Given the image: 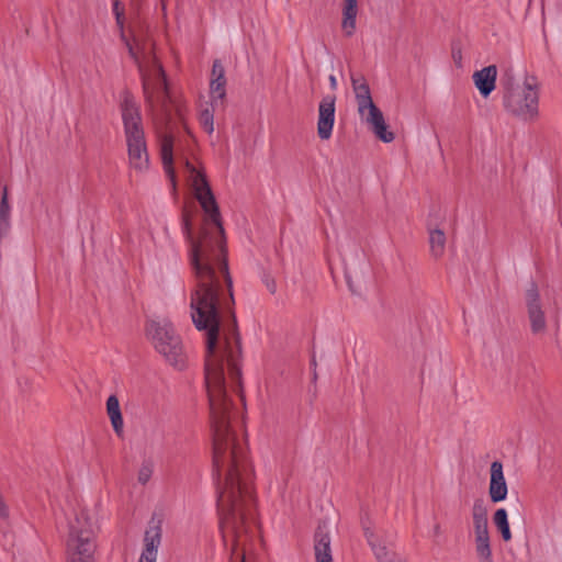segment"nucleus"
Masks as SVG:
<instances>
[{"label":"nucleus","mask_w":562,"mask_h":562,"mask_svg":"<svg viewBox=\"0 0 562 562\" xmlns=\"http://www.w3.org/2000/svg\"><path fill=\"white\" fill-rule=\"evenodd\" d=\"M146 337L165 360L178 370L187 364V355L179 335L167 319H149L145 327Z\"/></svg>","instance_id":"0eeeda50"},{"label":"nucleus","mask_w":562,"mask_h":562,"mask_svg":"<svg viewBox=\"0 0 562 562\" xmlns=\"http://www.w3.org/2000/svg\"><path fill=\"white\" fill-rule=\"evenodd\" d=\"M493 522L495 527L499 530L502 538L504 541H509L512 539V532L509 528V522L507 518V512L505 508H498L493 515Z\"/></svg>","instance_id":"4be33fe9"},{"label":"nucleus","mask_w":562,"mask_h":562,"mask_svg":"<svg viewBox=\"0 0 562 562\" xmlns=\"http://www.w3.org/2000/svg\"><path fill=\"white\" fill-rule=\"evenodd\" d=\"M316 379H317V374H316V372L314 371L313 380H316Z\"/></svg>","instance_id":"c9c22d12"},{"label":"nucleus","mask_w":562,"mask_h":562,"mask_svg":"<svg viewBox=\"0 0 562 562\" xmlns=\"http://www.w3.org/2000/svg\"><path fill=\"white\" fill-rule=\"evenodd\" d=\"M374 135L384 143H391L394 139V134L387 131L385 120L375 127L371 128Z\"/></svg>","instance_id":"a878e982"},{"label":"nucleus","mask_w":562,"mask_h":562,"mask_svg":"<svg viewBox=\"0 0 562 562\" xmlns=\"http://www.w3.org/2000/svg\"><path fill=\"white\" fill-rule=\"evenodd\" d=\"M225 76V70L220 60H215L212 66V78Z\"/></svg>","instance_id":"cd10ccee"},{"label":"nucleus","mask_w":562,"mask_h":562,"mask_svg":"<svg viewBox=\"0 0 562 562\" xmlns=\"http://www.w3.org/2000/svg\"><path fill=\"white\" fill-rule=\"evenodd\" d=\"M311 363H312V366H314V367L316 366V361H315V358H314V357L312 358Z\"/></svg>","instance_id":"f704fd0d"},{"label":"nucleus","mask_w":562,"mask_h":562,"mask_svg":"<svg viewBox=\"0 0 562 562\" xmlns=\"http://www.w3.org/2000/svg\"><path fill=\"white\" fill-rule=\"evenodd\" d=\"M97 522L86 508H79L68 522L67 562H94Z\"/></svg>","instance_id":"39448f33"},{"label":"nucleus","mask_w":562,"mask_h":562,"mask_svg":"<svg viewBox=\"0 0 562 562\" xmlns=\"http://www.w3.org/2000/svg\"><path fill=\"white\" fill-rule=\"evenodd\" d=\"M471 514L474 531L488 530V510L483 498H476L474 501Z\"/></svg>","instance_id":"a211bd4d"},{"label":"nucleus","mask_w":562,"mask_h":562,"mask_svg":"<svg viewBox=\"0 0 562 562\" xmlns=\"http://www.w3.org/2000/svg\"><path fill=\"white\" fill-rule=\"evenodd\" d=\"M226 79L225 76L213 77L210 83L212 106L223 105L226 94L225 91Z\"/></svg>","instance_id":"412c9836"},{"label":"nucleus","mask_w":562,"mask_h":562,"mask_svg":"<svg viewBox=\"0 0 562 562\" xmlns=\"http://www.w3.org/2000/svg\"><path fill=\"white\" fill-rule=\"evenodd\" d=\"M213 109H204L200 114V124L204 128V131L209 134H212L214 131V123H213V112L216 106H212Z\"/></svg>","instance_id":"393cba45"},{"label":"nucleus","mask_w":562,"mask_h":562,"mask_svg":"<svg viewBox=\"0 0 562 562\" xmlns=\"http://www.w3.org/2000/svg\"><path fill=\"white\" fill-rule=\"evenodd\" d=\"M3 203L7 206H10L9 199H8V188L7 187H4L3 191H2V196H1V201H0V207H3Z\"/></svg>","instance_id":"2f4dec72"},{"label":"nucleus","mask_w":562,"mask_h":562,"mask_svg":"<svg viewBox=\"0 0 562 562\" xmlns=\"http://www.w3.org/2000/svg\"><path fill=\"white\" fill-rule=\"evenodd\" d=\"M106 413L110 417L112 427L116 435L123 431V417L120 408L119 400L115 395H111L106 401Z\"/></svg>","instance_id":"aec40b11"},{"label":"nucleus","mask_w":562,"mask_h":562,"mask_svg":"<svg viewBox=\"0 0 562 562\" xmlns=\"http://www.w3.org/2000/svg\"><path fill=\"white\" fill-rule=\"evenodd\" d=\"M316 562H333L330 537L326 521H321L314 536Z\"/></svg>","instance_id":"ddd939ff"},{"label":"nucleus","mask_w":562,"mask_h":562,"mask_svg":"<svg viewBox=\"0 0 562 562\" xmlns=\"http://www.w3.org/2000/svg\"><path fill=\"white\" fill-rule=\"evenodd\" d=\"M427 229H428V234H429L428 241H429L430 255L435 259H439L445 254L446 241H447L446 234L442 229L437 228L436 225L434 223H431L430 221L427 224Z\"/></svg>","instance_id":"2eb2a0df"},{"label":"nucleus","mask_w":562,"mask_h":562,"mask_svg":"<svg viewBox=\"0 0 562 562\" xmlns=\"http://www.w3.org/2000/svg\"><path fill=\"white\" fill-rule=\"evenodd\" d=\"M188 181L205 213L198 237L192 233L191 218L183 212L182 231L190 244V265L195 278L191 292V318L199 330L206 331L205 384L210 402L213 445L238 441L233 428L237 412L228 395L225 373L231 387L245 404L241 394L240 340L237 333L232 279L226 257V240L220 209L203 172L184 160Z\"/></svg>","instance_id":"f257e3e1"},{"label":"nucleus","mask_w":562,"mask_h":562,"mask_svg":"<svg viewBox=\"0 0 562 562\" xmlns=\"http://www.w3.org/2000/svg\"><path fill=\"white\" fill-rule=\"evenodd\" d=\"M475 552L479 562H494L490 531H474Z\"/></svg>","instance_id":"f3484780"},{"label":"nucleus","mask_w":562,"mask_h":562,"mask_svg":"<svg viewBox=\"0 0 562 562\" xmlns=\"http://www.w3.org/2000/svg\"><path fill=\"white\" fill-rule=\"evenodd\" d=\"M357 13V0H345L341 27L347 36H351L355 33Z\"/></svg>","instance_id":"6ab92c4d"},{"label":"nucleus","mask_w":562,"mask_h":562,"mask_svg":"<svg viewBox=\"0 0 562 562\" xmlns=\"http://www.w3.org/2000/svg\"><path fill=\"white\" fill-rule=\"evenodd\" d=\"M122 38L126 42L130 56L138 65L146 103L151 111L160 142L164 169L170 179L173 192H176L177 180L173 168V136L170 130L173 104L167 90L164 69L154 57H149L148 63L145 65L140 61L134 46L125 40L124 34H122ZM175 111L180 120H182L180 108L175 106Z\"/></svg>","instance_id":"7ed1b4c3"},{"label":"nucleus","mask_w":562,"mask_h":562,"mask_svg":"<svg viewBox=\"0 0 562 562\" xmlns=\"http://www.w3.org/2000/svg\"><path fill=\"white\" fill-rule=\"evenodd\" d=\"M161 521L154 519L149 522L144 535V548L137 562H157L158 548L161 544Z\"/></svg>","instance_id":"9d476101"},{"label":"nucleus","mask_w":562,"mask_h":562,"mask_svg":"<svg viewBox=\"0 0 562 562\" xmlns=\"http://www.w3.org/2000/svg\"><path fill=\"white\" fill-rule=\"evenodd\" d=\"M497 68L490 65L473 74V81L483 97H488L495 89Z\"/></svg>","instance_id":"4468645a"},{"label":"nucleus","mask_w":562,"mask_h":562,"mask_svg":"<svg viewBox=\"0 0 562 562\" xmlns=\"http://www.w3.org/2000/svg\"><path fill=\"white\" fill-rule=\"evenodd\" d=\"M352 88L356 94L358 111L361 116H364L366 108L374 103L371 98L369 85L364 79L351 77Z\"/></svg>","instance_id":"dca6fc26"},{"label":"nucleus","mask_w":562,"mask_h":562,"mask_svg":"<svg viewBox=\"0 0 562 562\" xmlns=\"http://www.w3.org/2000/svg\"><path fill=\"white\" fill-rule=\"evenodd\" d=\"M363 533L378 562H404L403 557L391 544L381 541L370 527L363 526Z\"/></svg>","instance_id":"9b49d317"},{"label":"nucleus","mask_w":562,"mask_h":562,"mask_svg":"<svg viewBox=\"0 0 562 562\" xmlns=\"http://www.w3.org/2000/svg\"><path fill=\"white\" fill-rule=\"evenodd\" d=\"M525 304L531 333L533 335L544 334L547 330V319L540 300L539 289L535 282H531L526 291Z\"/></svg>","instance_id":"6e6552de"},{"label":"nucleus","mask_w":562,"mask_h":562,"mask_svg":"<svg viewBox=\"0 0 562 562\" xmlns=\"http://www.w3.org/2000/svg\"><path fill=\"white\" fill-rule=\"evenodd\" d=\"M501 86L504 89L503 105L507 112L524 120L538 116L539 82L536 76L527 75L519 88L513 74L507 71L501 79Z\"/></svg>","instance_id":"423d86ee"},{"label":"nucleus","mask_w":562,"mask_h":562,"mask_svg":"<svg viewBox=\"0 0 562 562\" xmlns=\"http://www.w3.org/2000/svg\"><path fill=\"white\" fill-rule=\"evenodd\" d=\"M346 279L352 293H360L362 286L367 284L366 276L363 273L360 276L357 271H346Z\"/></svg>","instance_id":"b1692460"},{"label":"nucleus","mask_w":562,"mask_h":562,"mask_svg":"<svg viewBox=\"0 0 562 562\" xmlns=\"http://www.w3.org/2000/svg\"><path fill=\"white\" fill-rule=\"evenodd\" d=\"M329 82H330V87H331L333 89H336V87H337V80H336V77H335V76H333V75H331V76H329Z\"/></svg>","instance_id":"473e14b6"},{"label":"nucleus","mask_w":562,"mask_h":562,"mask_svg":"<svg viewBox=\"0 0 562 562\" xmlns=\"http://www.w3.org/2000/svg\"><path fill=\"white\" fill-rule=\"evenodd\" d=\"M213 470L218 482L217 506L225 544L232 558L245 562V544L256 521L254 472L244 440L213 445Z\"/></svg>","instance_id":"f03ea898"},{"label":"nucleus","mask_w":562,"mask_h":562,"mask_svg":"<svg viewBox=\"0 0 562 562\" xmlns=\"http://www.w3.org/2000/svg\"><path fill=\"white\" fill-rule=\"evenodd\" d=\"M113 11L115 13V16H116V22L120 26L123 25V11L120 10V2L119 1H115L114 4H113Z\"/></svg>","instance_id":"c85d7f7f"},{"label":"nucleus","mask_w":562,"mask_h":562,"mask_svg":"<svg viewBox=\"0 0 562 562\" xmlns=\"http://www.w3.org/2000/svg\"><path fill=\"white\" fill-rule=\"evenodd\" d=\"M335 95L327 94L323 97L318 105L317 134L323 140L331 137L335 123Z\"/></svg>","instance_id":"1a4fd4ad"},{"label":"nucleus","mask_w":562,"mask_h":562,"mask_svg":"<svg viewBox=\"0 0 562 562\" xmlns=\"http://www.w3.org/2000/svg\"><path fill=\"white\" fill-rule=\"evenodd\" d=\"M491 479L488 486V494L493 503H499L507 496L508 488L503 472V464L499 461H494L491 464Z\"/></svg>","instance_id":"f8f14e48"},{"label":"nucleus","mask_w":562,"mask_h":562,"mask_svg":"<svg viewBox=\"0 0 562 562\" xmlns=\"http://www.w3.org/2000/svg\"><path fill=\"white\" fill-rule=\"evenodd\" d=\"M440 532H441L440 525H439V524L435 525V527H434V533H435L436 536H438V535H440Z\"/></svg>","instance_id":"72a5a7b5"},{"label":"nucleus","mask_w":562,"mask_h":562,"mask_svg":"<svg viewBox=\"0 0 562 562\" xmlns=\"http://www.w3.org/2000/svg\"><path fill=\"white\" fill-rule=\"evenodd\" d=\"M361 117L364 119L371 128L375 127L380 123H383L384 121L382 111L374 103L366 108L364 116Z\"/></svg>","instance_id":"5701e85b"},{"label":"nucleus","mask_w":562,"mask_h":562,"mask_svg":"<svg viewBox=\"0 0 562 562\" xmlns=\"http://www.w3.org/2000/svg\"><path fill=\"white\" fill-rule=\"evenodd\" d=\"M121 113L130 166L137 171H144L148 168L149 157L143 120L139 106L128 91H124L122 94Z\"/></svg>","instance_id":"20e7f679"},{"label":"nucleus","mask_w":562,"mask_h":562,"mask_svg":"<svg viewBox=\"0 0 562 562\" xmlns=\"http://www.w3.org/2000/svg\"><path fill=\"white\" fill-rule=\"evenodd\" d=\"M154 471L153 463L150 461H145L142 463V467L138 471V482L145 485L151 477Z\"/></svg>","instance_id":"bb28decb"},{"label":"nucleus","mask_w":562,"mask_h":562,"mask_svg":"<svg viewBox=\"0 0 562 562\" xmlns=\"http://www.w3.org/2000/svg\"><path fill=\"white\" fill-rule=\"evenodd\" d=\"M452 58L458 66L461 65L462 53L459 47H456V46L452 47Z\"/></svg>","instance_id":"7c9ffc66"},{"label":"nucleus","mask_w":562,"mask_h":562,"mask_svg":"<svg viewBox=\"0 0 562 562\" xmlns=\"http://www.w3.org/2000/svg\"><path fill=\"white\" fill-rule=\"evenodd\" d=\"M263 282L268 289V291L271 293V294H274L277 292V283L274 281V279L272 278H269V277H266L263 279Z\"/></svg>","instance_id":"c756f323"}]
</instances>
